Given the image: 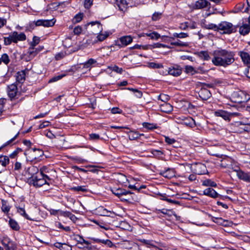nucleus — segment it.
I'll use <instances>...</instances> for the list:
<instances>
[{
    "instance_id": "f257e3e1",
    "label": "nucleus",
    "mask_w": 250,
    "mask_h": 250,
    "mask_svg": "<svg viewBox=\"0 0 250 250\" xmlns=\"http://www.w3.org/2000/svg\"><path fill=\"white\" fill-rule=\"evenodd\" d=\"M212 62L216 66L226 67L234 61L233 52L226 49H219L214 51Z\"/></svg>"
},
{
    "instance_id": "f03ea898",
    "label": "nucleus",
    "mask_w": 250,
    "mask_h": 250,
    "mask_svg": "<svg viewBox=\"0 0 250 250\" xmlns=\"http://www.w3.org/2000/svg\"><path fill=\"white\" fill-rule=\"evenodd\" d=\"M27 161L32 162L39 159L43 155V152L41 149L37 148H29L24 152Z\"/></svg>"
},
{
    "instance_id": "7ed1b4c3",
    "label": "nucleus",
    "mask_w": 250,
    "mask_h": 250,
    "mask_svg": "<svg viewBox=\"0 0 250 250\" xmlns=\"http://www.w3.org/2000/svg\"><path fill=\"white\" fill-rule=\"evenodd\" d=\"M223 31L224 34H231L235 31V28L230 22L223 21L218 25V31Z\"/></svg>"
},
{
    "instance_id": "20e7f679",
    "label": "nucleus",
    "mask_w": 250,
    "mask_h": 250,
    "mask_svg": "<svg viewBox=\"0 0 250 250\" xmlns=\"http://www.w3.org/2000/svg\"><path fill=\"white\" fill-rule=\"evenodd\" d=\"M71 237L72 239L75 241H76L78 244L83 245L85 244V246H83L82 247H80L81 249H86L88 250H93V248L92 246H89V245L90 244V243L84 239L83 236L77 235L75 234H73Z\"/></svg>"
},
{
    "instance_id": "39448f33",
    "label": "nucleus",
    "mask_w": 250,
    "mask_h": 250,
    "mask_svg": "<svg viewBox=\"0 0 250 250\" xmlns=\"http://www.w3.org/2000/svg\"><path fill=\"white\" fill-rule=\"evenodd\" d=\"M133 39L130 36H125L120 38L116 41V45L120 48L125 47L132 42Z\"/></svg>"
},
{
    "instance_id": "423d86ee",
    "label": "nucleus",
    "mask_w": 250,
    "mask_h": 250,
    "mask_svg": "<svg viewBox=\"0 0 250 250\" xmlns=\"http://www.w3.org/2000/svg\"><path fill=\"white\" fill-rule=\"evenodd\" d=\"M43 49V46H39L36 48L35 46H30L28 48L26 55L27 56L28 61L33 59Z\"/></svg>"
},
{
    "instance_id": "0eeeda50",
    "label": "nucleus",
    "mask_w": 250,
    "mask_h": 250,
    "mask_svg": "<svg viewBox=\"0 0 250 250\" xmlns=\"http://www.w3.org/2000/svg\"><path fill=\"white\" fill-rule=\"evenodd\" d=\"M193 172L197 174H205L207 172L206 166L202 163H196L191 166Z\"/></svg>"
},
{
    "instance_id": "6e6552de",
    "label": "nucleus",
    "mask_w": 250,
    "mask_h": 250,
    "mask_svg": "<svg viewBox=\"0 0 250 250\" xmlns=\"http://www.w3.org/2000/svg\"><path fill=\"white\" fill-rule=\"evenodd\" d=\"M112 193L121 199L122 201H126L127 199L123 197V196L127 194H130L132 192L130 191L126 190L122 188H114L112 189Z\"/></svg>"
},
{
    "instance_id": "1a4fd4ad",
    "label": "nucleus",
    "mask_w": 250,
    "mask_h": 250,
    "mask_svg": "<svg viewBox=\"0 0 250 250\" xmlns=\"http://www.w3.org/2000/svg\"><path fill=\"white\" fill-rule=\"evenodd\" d=\"M235 171L239 179L250 183V172H245L240 169L235 170Z\"/></svg>"
},
{
    "instance_id": "9d476101",
    "label": "nucleus",
    "mask_w": 250,
    "mask_h": 250,
    "mask_svg": "<svg viewBox=\"0 0 250 250\" xmlns=\"http://www.w3.org/2000/svg\"><path fill=\"white\" fill-rule=\"evenodd\" d=\"M17 92V86L15 83L12 84L8 86V95L11 100L14 99L16 97Z\"/></svg>"
},
{
    "instance_id": "9b49d317",
    "label": "nucleus",
    "mask_w": 250,
    "mask_h": 250,
    "mask_svg": "<svg viewBox=\"0 0 250 250\" xmlns=\"http://www.w3.org/2000/svg\"><path fill=\"white\" fill-rule=\"evenodd\" d=\"M12 40L13 42H17L18 41H23L26 40V36L23 33H18L17 32H14L12 34Z\"/></svg>"
},
{
    "instance_id": "f8f14e48",
    "label": "nucleus",
    "mask_w": 250,
    "mask_h": 250,
    "mask_svg": "<svg viewBox=\"0 0 250 250\" xmlns=\"http://www.w3.org/2000/svg\"><path fill=\"white\" fill-rule=\"evenodd\" d=\"M198 94L199 97L203 100H207L211 96V93L210 91L206 88H202Z\"/></svg>"
},
{
    "instance_id": "ddd939ff",
    "label": "nucleus",
    "mask_w": 250,
    "mask_h": 250,
    "mask_svg": "<svg viewBox=\"0 0 250 250\" xmlns=\"http://www.w3.org/2000/svg\"><path fill=\"white\" fill-rule=\"evenodd\" d=\"M203 194L213 198H216L220 196V195L211 188H208L205 189L203 191Z\"/></svg>"
},
{
    "instance_id": "4468645a",
    "label": "nucleus",
    "mask_w": 250,
    "mask_h": 250,
    "mask_svg": "<svg viewBox=\"0 0 250 250\" xmlns=\"http://www.w3.org/2000/svg\"><path fill=\"white\" fill-rule=\"evenodd\" d=\"M243 96H245V95L241 91L234 92L232 95L234 102L237 103H241L244 102L245 99L243 98Z\"/></svg>"
},
{
    "instance_id": "2eb2a0df",
    "label": "nucleus",
    "mask_w": 250,
    "mask_h": 250,
    "mask_svg": "<svg viewBox=\"0 0 250 250\" xmlns=\"http://www.w3.org/2000/svg\"><path fill=\"white\" fill-rule=\"evenodd\" d=\"M214 114L217 117H220L226 121H230V115L229 112L224 110H219L214 112Z\"/></svg>"
},
{
    "instance_id": "dca6fc26",
    "label": "nucleus",
    "mask_w": 250,
    "mask_h": 250,
    "mask_svg": "<svg viewBox=\"0 0 250 250\" xmlns=\"http://www.w3.org/2000/svg\"><path fill=\"white\" fill-rule=\"evenodd\" d=\"M115 4L121 11L125 12L126 10L127 3L126 0H116Z\"/></svg>"
},
{
    "instance_id": "f3484780",
    "label": "nucleus",
    "mask_w": 250,
    "mask_h": 250,
    "mask_svg": "<svg viewBox=\"0 0 250 250\" xmlns=\"http://www.w3.org/2000/svg\"><path fill=\"white\" fill-rule=\"evenodd\" d=\"M168 74L173 76H178L182 73V70L178 66L169 68Z\"/></svg>"
},
{
    "instance_id": "a211bd4d",
    "label": "nucleus",
    "mask_w": 250,
    "mask_h": 250,
    "mask_svg": "<svg viewBox=\"0 0 250 250\" xmlns=\"http://www.w3.org/2000/svg\"><path fill=\"white\" fill-rule=\"evenodd\" d=\"M25 70H22L17 72L16 75V82L20 83H23L25 79Z\"/></svg>"
},
{
    "instance_id": "6ab92c4d",
    "label": "nucleus",
    "mask_w": 250,
    "mask_h": 250,
    "mask_svg": "<svg viewBox=\"0 0 250 250\" xmlns=\"http://www.w3.org/2000/svg\"><path fill=\"white\" fill-rule=\"evenodd\" d=\"M250 31V26L248 24H244L239 28V33L241 35L245 36L248 34Z\"/></svg>"
},
{
    "instance_id": "aec40b11",
    "label": "nucleus",
    "mask_w": 250,
    "mask_h": 250,
    "mask_svg": "<svg viewBox=\"0 0 250 250\" xmlns=\"http://www.w3.org/2000/svg\"><path fill=\"white\" fill-rule=\"evenodd\" d=\"M97 63L96 60L91 58L83 63V67L85 68H89V69L93 66H94Z\"/></svg>"
},
{
    "instance_id": "412c9836",
    "label": "nucleus",
    "mask_w": 250,
    "mask_h": 250,
    "mask_svg": "<svg viewBox=\"0 0 250 250\" xmlns=\"http://www.w3.org/2000/svg\"><path fill=\"white\" fill-rule=\"evenodd\" d=\"M208 4L209 2L206 0H198L195 2V6L197 9H201L206 7Z\"/></svg>"
},
{
    "instance_id": "4be33fe9",
    "label": "nucleus",
    "mask_w": 250,
    "mask_h": 250,
    "mask_svg": "<svg viewBox=\"0 0 250 250\" xmlns=\"http://www.w3.org/2000/svg\"><path fill=\"white\" fill-rule=\"evenodd\" d=\"M160 174L163 177L168 179H170L174 176L173 171L170 168H167L166 170L161 171Z\"/></svg>"
},
{
    "instance_id": "5701e85b",
    "label": "nucleus",
    "mask_w": 250,
    "mask_h": 250,
    "mask_svg": "<svg viewBox=\"0 0 250 250\" xmlns=\"http://www.w3.org/2000/svg\"><path fill=\"white\" fill-rule=\"evenodd\" d=\"M239 55L244 63H250V56L248 53L241 51L239 52Z\"/></svg>"
},
{
    "instance_id": "b1692460",
    "label": "nucleus",
    "mask_w": 250,
    "mask_h": 250,
    "mask_svg": "<svg viewBox=\"0 0 250 250\" xmlns=\"http://www.w3.org/2000/svg\"><path fill=\"white\" fill-rule=\"evenodd\" d=\"M54 246L59 249L60 250H71V247L65 243L62 244L59 242H56L54 244Z\"/></svg>"
},
{
    "instance_id": "393cba45",
    "label": "nucleus",
    "mask_w": 250,
    "mask_h": 250,
    "mask_svg": "<svg viewBox=\"0 0 250 250\" xmlns=\"http://www.w3.org/2000/svg\"><path fill=\"white\" fill-rule=\"evenodd\" d=\"M161 110L164 112L168 113L173 110V106L169 103H164L161 105Z\"/></svg>"
},
{
    "instance_id": "a878e982",
    "label": "nucleus",
    "mask_w": 250,
    "mask_h": 250,
    "mask_svg": "<svg viewBox=\"0 0 250 250\" xmlns=\"http://www.w3.org/2000/svg\"><path fill=\"white\" fill-rule=\"evenodd\" d=\"M147 36L150 37L152 40H158L160 37V35L156 32L151 33H144L143 34L142 36Z\"/></svg>"
},
{
    "instance_id": "bb28decb",
    "label": "nucleus",
    "mask_w": 250,
    "mask_h": 250,
    "mask_svg": "<svg viewBox=\"0 0 250 250\" xmlns=\"http://www.w3.org/2000/svg\"><path fill=\"white\" fill-rule=\"evenodd\" d=\"M30 183L35 187H40L43 185L47 184V180L45 179H38V180L35 179V181Z\"/></svg>"
},
{
    "instance_id": "cd10ccee",
    "label": "nucleus",
    "mask_w": 250,
    "mask_h": 250,
    "mask_svg": "<svg viewBox=\"0 0 250 250\" xmlns=\"http://www.w3.org/2000/svg\"><path fill=\"white\" fill-rule=\"evenodd\" d=\"M44 174H43L42 171H41L40 173H37L36 175H33L30 179H29L30 183L35 181V179H44Z\"/></svg>"
},
{
    "instance_id": "c85d7f7f",
    "label": "nucleus",
    "mask_w": 250,
    "mask_h": 250,
    "mask_svg": "<svg viewBox=\"0 0 250 250\" xmlns=\"http://www.w3.org/2000/svg\"><path fill=\"white\" fill-rule=\"evenodd\" d=\"M198 55L201 59L205 61H208L210 58L208 52L206 51H200L198 53Z\"/></svg>"
},
{
    "instance_id": "c756f323",
    "label": "nucleus",
    "mask_w": 250,
    "mask_h": 250,
    "mask_svg": "<svg viewBox=\"0 0 250 250\" xmlns=\"http://www.w3.org/2000/svg\"><path fill=\"white\" fill-rule=\"evenodd\" d=\"M124 89H127L128 90L131 91L135 93V96L138 98H141L143 96V92L138 90V89L133 88H125Z\"/></svg>"
},
{
    "instance_id": "7c9ffc66",
    "label": "nucleus",
    "mask_w": 250,
    "mask_h": 250,
    "mask_svg": "<svg viewBox=\"0 0 250 250\" xmlns=\"http://www.w3.org/2000/svg\"><path fill=\"white\" fill-rule=\"evenodd\" d=\"M9 224L10 227L14 230H18L20 229V227L17 222L12 219H10Z\"/></svg>"
},
{
    "instance_id": "2f4dec72",
    "label": "nucleus",
    "mask_w": 250,
    "mask_h": 250,
    "mask_svg": "<svg viewBox=\"0 0 250 250\" xmlns=\"http://www.w3.org/2000/svg\"><path fill=\"white\" fill-rule=\"evenodd\" d=\"M9 163V159L8 156L1 155L0 156V165L5 167Z\"/></svg>"
},
{
    "instance_id": "473e14b6",
    "label": "nucleus",
    "mask_w": 250,
    "mask_h": 250,
    "mask_svg": "<svg viewBox=\"0 0 250 250\" xmlns=\"http://www.w3.org/2000/svg\"><path fill=\"white\" fill-rule=\"evenodd\" d=\"M56 20L54 19L52 20H43V26L44 27H51L54 25Z\"/></svg>"
},
{
    "instance_id": "72a5a7b5",
    "label": "nucleus",
    "mask_w": 250,
    "mask_h": 250,
    "mask_svg": "<svg viewBox=\"0 0 250 250\" xmlns=\"http://www.w3.org/2000/svg\"><path fill=\"white\" fill-rule=\"evenodd\" d=\"M17 211L21 215L23 216L26 219L29 220H34V219L30 218L28 215L26 214L25 210L24 208H17Z\"/></svg>"
},
{
    "instance_id": "f704fd0d",
    "label": "nucleus",
    "mask_w": 250,
    "mask_h": 250,
    "mask_svg": "<svg viewBox=\"0 0 250 250\" xmlns=\"http://www.w3.org/2000/svg\"><path fill=\"white\" fill-rule=\"evenodd\" d=\"M150 152L153 155V157L157 158H160L161 156L164 154V152L161 150L151 149Z\"/></svg>"
},
{
    "instance_id": "c9c22d12",
    "label": "nucleus",
    "mask_w": 250,
    "mask_h": 250,
    "mask_svg": "<svg viewBox=\"0 0 250 250\" xmlns=\"http://www.w3.org/2000/svg\"><path fill=\"white\" fill-rule=\"evenodd\" d=\"M140 134L136 131H130L128 134V137L130 140H134L139 138Z\"/></svg>"
},
{
    "instance_id": "e433bc0d",
    "label": "nucleus",
    "mask_w": 250,
    "mask_h": 250,
    "mask_svg": "<svg viewBox=\"0 0 250 250\" xmlns=\"http://www.w3.org/2000/svg\"><path fill=\"white\" fill-rule=\"evenodd\" d=\"M1 209L4 213H8L10 210V207L7 202L4 200H1Z\"/></svg>"
},
{
    "instance_id": "4c0bfd02",
    "label": "nucleus",
    "mask_w": 250,
    "mask_h": 250,
    "mask_svg": "<svg viewBox=\"0 0 250 250\" xmlns=\"http://www.w3.org/2000/svg\"><path fill=\"white\" fill-rule=\"evenodd\" d=\"M99 211L101 213L100 215L102 216H109L111 213V211L107 210L103 207H100L99 208Z\"/></svg>"
},
{
    "instance_id": "58836bf2",
    "label": "nucleus",
    "mask_w": 250,
    "mask_h": 250,
    "mask_svg": "<svg viewBox=\"0 0 250 250\" xmlns=\"http://www.w3.org/2000/svg\"><path fill=\"white\" fill-rule=\"evenodd\" d=\"M143 126L144 127L149 130H152L157 128V125L156 124H150L146 122L143 123Z\"/></svg>"
},
{
    "instance_id": "ea45409f",
    "label": "nucleus",
    "mask_w": 250,
    "mask_h": 250,
    "mask_svg": "<svg viewBox=\"0 0 250 250\" xmlns=\"http://www.w3.org/2000/svg\"><path fill=\"white\" fill-rule=\"evenodd\" d=\"M170 44L173 45L181 47H186L188 46V43L187 42H184L180 40H177L176 42H171Z\"/></svg>"
},
{
    "instance_id": "a19ab883",
    "label": "nucleus",
    "mask_w": 250,
    "mask_h": 250,
    "mask_svg": "<svg viewBox=\"0 0 250 250\" xmlns=\"http://www.w3.org/2000/svg\"><path fill=\"white\" fill-rule=\"evenodd\" d=\"M1 62H3L5 64L7 65L10 62V59L6 53H4L1 55Z\"/></svg>"
},
{
    "instance_id": "79ce46f5",
    "label": "nucleus",
    "mask_w": 250,
    "mask_h": 250,
    "mask_svg": "<svg viewBox=\"0 0 250 250\" xmlns=\"http://www.w3.org/2000/svg\"><path fill=\"white\" fill-rule=\"evenodd\" d=\"M203 185L205 186H210L212 187H215L216 186V184L214 182L212 181L210 179H207L203 182Z\"/></svg>"
},
{
    "instance_id": "37998d69",
    "label": "nucleus",
    "mask_w": 250,
    "mask_h": 250,
    "mask_svg": "<svg viewBox=\"0 0 250 250\" xmlns=\"http://www.w3.org/2000/svg\"><path fill=\"white\" fill-rule=\"evenodd\" d=\"M205 27L208 29H212L214 31H218V25L213 23H205Z\"/></svg>"
},
{
    "instance_id": "c03bdc74",
    "label": "nucleus",
    "mask_w": 250,
    "mask_h": 250,
    "mask_svg": "<svg viewBox=\"0 0 250 250\" xmlns=\"http://www.w3.org/2000/svg\"><path fill=\"white\" fill-rule=\"evenodd\" d=\"M173 37H170V39H174V38H185L188 37V34L186 33L181 32L180 33H175L173 34Z\"/></svg>"
},
{
    "instance_id": "a18cd8bd",
    "label": "nucleus",
    "mask_w": 250,
    "mask_h": 250,
    "mask_svg": "<svg viewBox=\"0 0 250 250\" xmlns=\"http://www.w3.org/2000/svg\"><path fill=\"white\" fill-rule=\"evenodd\" d=\"M185 72L187 73H190L191 75H193L197 73V71L194 68L190 65H186L185 66Z\"/></svg>"
},
{
    "instance_id": "49530a36",
    "label": "nucleus",
    "mask_w": 250,
    "mask_h": 250,
    "mask_svg": "<svg viewBox=\"0 0 250 250\" xmlns=\"http://www.w3.org/2000/svg\"><path fill=\"white\" fill-rule=\"evenodd\" d=\"M158 99L164 102L165 103H167V102L169 100V96L166 94H161L158 96Z\"/></svg>"
},
{
    "instance_id": "de8ad7c7",
    "label": "nucleus",
    "mask_w": 250,
    "mask_h": 250,
    "mask_svg": "<svg viewBox=\"0 0 250 250\" xmlns=\"http://www.w3.org/2000/svg\"><path fill=\"white\" fill-rule=\"evenodd\" d=\"M40 42V38L37 37V36H34L33 38L32 41L30 43V46H36L37 44L39 43Z\"/></svg>"
},
{
    "instance_id": "09e8293b",
    "label": "nucleus",
    "mask_w": 250,
    "mask_h": 250,
    "mask_svg": "<svg viewBox=\"0 0 250 250\" xmlns=\"http://www.w3.org/2000/svg\"><path fill=\"white\" fill-rule=\"evenodd\" d=\"M139 241L146 245H147L151 247H154V245L153 243V241L152 240L141 239H139Z\"/></svg>"
},
{
    "instance_id": "8fccbe9b",
    "label": "nucleus",
    "mask_w": 250,
    "mask_h": 250,
    "mask_svg": "<svg viewBox=\"0 0 250 250\" xmlns=\"http://www.w3.org/2000/svg\"><path fill=\"white\" fill-rule=\"evenodd\" d=\"M12 243V241L8 237H4L1 240L2 244L5 247H8V246Z\"/></svg>"
},
{
    "instance_id": "3c124183",
    "label": "nucleus",
    "mask_w": 250,
    "mask_h": 250,
    "mask_svg": "<svg viewBox=\"0 0 250 250\" xmlns=\"http://www.w3.org/2000/svg\"><path fill=\"white\" fill-rule=\"evenodd\" d=\"M72 189L76 191L85 192L87 191L85 186H77L72 188Z\"/></svg>"
},
{
    "instance_id": "603ef678",
    "label": "nucleus",
    "mask_w": 250,
    "mask_h": 250,
    "mask_svg": "<svg viewBox=\"0 0 250 250\" xmlns=\"http://www.w3.org/2000/svg\"><path fill=\"white\" fill-rule=\"evenodd\" d=\"M83 17V14L79 13L77 14L73 20V22L75 23L80 22L82 21Z\"/></svg>"
},
{
    "instance_id": "864d4df0",
    "label": "nucleus",
    "mask_w": 250,
    "mask_h": 250,
    "mask_svg": "<svg viewBox=\"0 0 250 250\" xmlns=\"http://www.w3.org/2000/svg\"><path fill=\"white\" fill-rule=\"evenodd\" d=\"M22 151V150L21 148L18 147L12 153H11L9 156L11 158H14L16 157L19 152H21Z\"/></svg>"
},
{
    "instance_id": "5fc2aeb1",
    "label": "nucleus",
    "mask_w": 250,
    "mask_h": 250,
    "mask_svg": "<svg viewBox=\"0 0 250 250\" xmlns=\"http://www.w3.org/2000/svg\"><path fill=\"white\" fill-rule=\"evenodd\" d=\"M109 68H110L112 71H115L119 74H122L123 71V70L122 68H120L117 65H114L113 67H110Z\"/></svg>"
},
{
    "instance_id": "6e6d98bb",
    "label": "nucleus",
    "mask_w": 250,
    "mask_h": 250,
    "mask_svg": "<svg viewBox=\"0 0 250 250\" xmlns=\"http://www.w3.org/2000/svg\"><path fill=\"white\" fill-rule=\"evenodd\" d=\"M19 134V132H18L14 137H13L12 139H11L10 140L8 141L4 144L2 146V147H5L8 145H9L11 144L14 140H16V139L18 137Z\"/></svg>"
},
{
    "instance_id": "4d7b16f0",
    "label": "nucleus",
    "mask_w": 250,
    "mask_h": 250,
    "mask_svg": "<svg viewBox=\"0 0 250 250\" xmlns=\"http://www.w3.org/2000/svg\"><path fill=\"white\" fill-rule=\"evenodd\" d=\"M184 124L187 125L192 126L194 124V121L192 118L187 119L184 121Z\"/></svg>"
},
{
    "instance_id": "13d9d810",
    "label": "nucleus",
    "mask_w": 250,
    "mask_h": 250,
    "mask_svg": "<svg viewBox=\"0 0 250 250\" xmlns=\"http://www.w3.org/2000/svg\"><path fill=\"white\" fill-rule=\"evenodd\" d=\"M4 44L6 45H9L13 42L12 40V35H10L8 37H5L4 39Z\"/></svg>"
},
{
    "instance_id": "bf43d9fd",
    "label": "nucleus",
    "mask_w": 250,
    "mask_h": 250,
    "mask_svg": "<svg viewBox=\"0 0 250 250\" xmlns=\"http://www.w3.org/2000/svg\"><path fill=\"white\" fill-rule=\"evenodd\" d=\"M149 66L150 67L153 68H160L163 67V65L162 64L156 63L154 62L149 63Z\"/></svg>"
},
{
    "instance_id": "052dcab7",
    "label": "nucleus",
    "mask_w": 250,
    "mask_h": 250,
    "mask_svg": "<svg viewBox=\"0 0 250 250\" xmlns=\"http://www.w3.org/2000/svg\"><path fill=\"white\" fill-rule=\"evenodd\" d=\"M162 13L160 12H155L152 17V19L153 21H157L158 20L161 16Z\"/></svg>"
},
{
    "instance_id": "680f3d73",
    "label": "nucleus",
    "mask_w": 250,
    "mask_h": 250,
    "mask_svg": "<svg viewBox=\"0 0 250 250\" xmlns=\"http://www.w3.org/2000/svg\"><path fill=\"white\" fill-rule=\"evenodd\" d=\"M100 139V136L96 133H91L89 134V139L90 140L95 141Z\"/></svg>"
},
{
    "instance_id": "e2e57ef3",
    "label": "nucleus",
    "mask_w": 250,
    "mask_h": 250,
    "mask_svg": "<svg viewBox=\"0 0 250 250\" xmlns=\"http://www.w3.org/2000/svg\"><path fill=\"white\" fill-rule=\"evenodd\" d=\"M108 36V34L107 33L105 34H100L97 36V38L99 41H103L105 40Z\"/></svg>"
},
{
    "instance_id": "0e129e2a",
    "label": "nucleus",
    "mask_w": 250,
    "mask_h": 250,
    "mask_svg": "<svg viewBox=\"0 0 250 250\" xmlns=\"http://www.w3.org/2000/svg\"><path fill=\"white\" fill-rule=\"evenodd\" d=\"M92 5V1L91 0H85L84 2V6L85 8L88 9Z\"/></svg>"
},
{
    "instance_id": "69168bd1",
    "label": "nucleus",
    "mask_w": 250,
    "mask_h": 250,
    "mask_svg": "<svg viewBox=\"0 0 250 250\" xmlns=\"http://www.w3.org/2000/svg\"><path fill=\"white\" fill-rule=\"evenodd\" d=\"M165 142L169 145H172L176 141L174 139L170 138L168 137H165Z\"/></svg>"
},
{
    "instance_id": "338daca9",
    "label": "nucleus",
    "mask_w": 250,
    "mask_h": 250,
    "mask_svg": "<svg viewBox=\"0 0 250 250\" xmlns=\"http://www.w3.org/2000/svg\"><path fill=\"white\" fill-rule=\"evenodd\" d=\"M82 28L80 26H77L74 28L73 32L75 34L79 35L82 32Z\"/></svg>"
},
{
    "instance_id": "774afa93",
    "label": "nucleus",
    "mask_w": 250,
    "mask_h": 250,
    "mask_svg": "<svg viewBox=\"0 0 250 250\" xmlns=\"http://www.w3.org/2000/svg\"><path fill=\"white\" fill-rule=\"evenodd\" d=\"M16 245L12 243L6 247V250H16Z\"/></svg>"
}]
</instances>
